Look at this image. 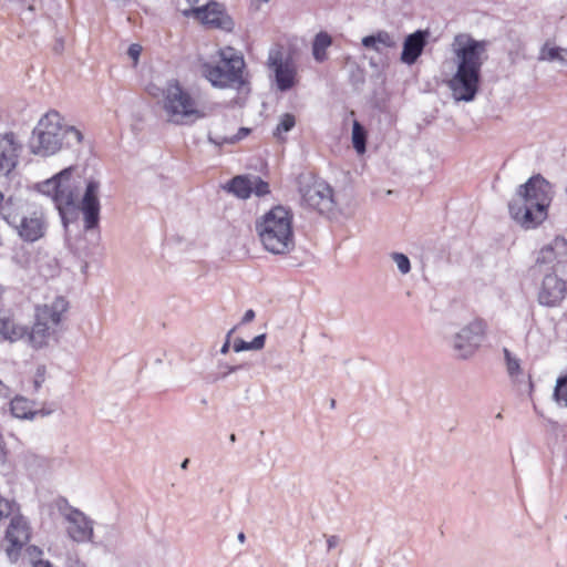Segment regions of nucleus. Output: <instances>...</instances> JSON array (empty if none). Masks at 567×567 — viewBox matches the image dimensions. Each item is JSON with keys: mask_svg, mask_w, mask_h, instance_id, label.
I'll return each mask as SVG.
<instances>
[{"mask_svg": "<svg viewBox=\"0 0 567 567\" xmlns=\"http://www.w3.org/2000/svg\"><path fill=\"white\" fill-rule=\"evenodd\" d=\"M72 175L73 168H65L42 183L40 190L53 199L63 220L80 208L84 215L85 228H95L100 219L99 183L94 181L87 183L84 196L79 204V183Z\"/></svg>", "mask_w": 567, "mask_h": 567, "instance_id": "f257e3e1", "label": "nucleus"}, {"mask_svg": "<svg viewBox=\"0 0 567 567\" xmlns=\"http://www.w3.org/2000/svg\"><path fill=\"white\" fill-rule=\"evenodd\" d=\"M453 52L457 59V69L447 83L449 87L456 100L472 101L480 86L481 69L486 59V41L461 33L454 38Z\"/></svg>", "mask_w": 567, "mask_h": 567, "instance_id": "f03ea898", "label": "nucleus"}, {"mask_svg": "<svg viewBox=\"0 0 567 567\" xmlns=\"http://www.w3.org/2000/svg\"><path fill=\"white\" fill-rule=\"evenodd\" d=\"M550 185L542 175L532 176L517 189L508 204L511 217L525 228L539 225L547 217L550 205Z\"/></svg>", "mask_w": 567, "mask_h": 567, "instance_id": "7ed1b4c3", "label": "nucleus"}, {"mask_svg": "<svg viewBox=\"0 0 567 567\" xmlns=\"http://www.w3.org/2000/svg\"><path fill=\"white\" fill-rule=\"evenodd\" d=\"M216 61L200 64L202 75L215 87L235 89L238 94L250 93V80L241 53L231 47H224L216 52Z\"/></svg>", "mask_w": 567, "mask_h": 567, "instance_id": "20e7f679", "label": "nucleus"}, {"mask_svg": "<svg viewBox=\"0 0 567 567\" xmlns=\"http://www.w3.org/2000/svg\"><path fill=\"white\" fill-rule=\"evenodd\" d=\"M255 228L267 251L284 255L295 248L293 214L289 208L274 206L256 220Z\"/></svg>", "mask_w": 567, "mask_h": 567, "instance_id": "39448f33", "label": "nucleus"}, {"mask_svg": "<svg viewBox=\"0 0 567 567\" xmlns=\"http://www.w3.org/2000/svg\"><path fill=\"white\" fill-rule=\"evenodd\" d=\"M2 219L27 244L45 238L49 230V217L45 209L35 204L22 203L12 196L7 198Z\"/></svg>", "mask_w": 567, "mask_h": 567, "instance_id": "423d86ee", "label": "nucleus"}, {"mask_svg": "<svg viewBox=\"0 0 567 567\" xmlns=\"http://www.w3.org/2000/svg\"><path fill=\"white\" fill-rule=\"evenodd\" d=\"M69 311V301L62 296L38 303L33 311V322L29 328V346L41 349L56 343L63 330Z\"/></svg>", "mask_w": 567, "mask_h": 567, "instance_id": "0eeeda50", "label": "nucleus"}, {"mask_svg": "<svg viewBox=\"0 0 567 567\" xmlns=\"http://www.w3.org/2000/svg\"><path fill=\"white\" fill-rule=\"evenodd\" d=\"M161 103L167 121L176 125L192 124L205 116L202 103L177 80L167 82Z\"/></svg>", "mask_w": 567, "mask_h": 567, "instance_id": "6e6552de", "label": "nucleus"}, {"mask_svg": "<svg viewBox=\"0 0 567 567\" xmlns=\"http://www.w3.org/2000/svg\"><path fill=\"white\" fill-rule=\"evenodd\" d=\"M72 135L75 143L83 140L81 131L63 124L61 115L56 111L45 113L32 132L30 147L34 154L47 156L60 150L62 138Z\"/></svg>", "mask_w": 567, "mask_h": 567, "instance_id": "1a4fd4ad", "label": "nucleus"}, {"mask_svg": "<svg viewBox=\"0 0 567 567\" xmlns=\"http://www.w3.org/2000/svg\"><path fill=\"white\" fill-rule=\"evenodd\" d=\"M31 537V529L27 518L21 512L14 513L9 526L6 530V540L9 543L7 547V555L11 559H17L21 549L28 544Z\"/></svg>", "mask_w": 567, "mask_h": 567, "instance_id": "9d476101", "label": "nucleus"}, {"mask_svg": "<svg viewBox=\"0 0 567 567\" xmlns=\"http://www.w3.org/2000/svg\"><path fill=\"white\" fill-rule=\"evenodd\" d=\"M485 331L486 322L481 318H475L455 336L454 348L462 358H466L477 350Z\"/></svg>", "mask_w": 567, "mask_h": 567, "instance_id": "9b49d317", "label": "nucleus"}, {"mask_svg": "<svg viewBox=\"0 0 567 567\" xmlns=\"http://www.w3.org/2000/svg\"><path fill=\"white\" fill-rule=\"evenodd\" d=\"M303 203L320 213L329 209L332 204V188L323 181L312 179L300 188Z\"/></svg>", "mask_w": 567, "mask_h": 567, "instance_id": "f8f14e48", "label": "nucleus"}, {"mask_svg": "<svg viewBox=\"0 0 567 567\" xmlns=\"http://www.w3.org/2000/svg\"><path fill=\"white\" fill-rule=\"evenodd\" d=\"M20 152L21 144L13 133L0 134V177L14 171Z\"/></svg>", "mask_w": 567, "mask_h": 567, "instance_id": "ddd939ff", "label": "nucleus"}, {"mask_svg": "<svg viewBox=\"0 0 567 567\" xmlns=\"http://www.w3.org/2000/svg\"><path fill=\"white\" fill-rule=\"evenodd\" d=\"M68 523V535L78 543L90 542L93 537V525L82 512L76 508H70L64 515Z\"/></svg>", "mask_w": 567, "mask_h": 567, "instance_id": "4468645a", "label": "nucleus"}, {"mask_svg": "<svg viewBox=\"0 0 567 567\" xmlns=\"http://www.w3.org/2000/svg\"><path fill=\"white\" fill-rule=\"evenodd\" d=\"M567 292L566 282L556 275L545 276L538 292L539 303L546 307H556L565 299Z\"/></svg>", "mask_w": 567, "mask_h": 567, "instance_id": "2eb2a0df", "label": "nucleus"}, {"mask_svg": "<svg viewBox=\"0 0 567 567\" xmlns=\"http://www.w3.org/2000/svg\"><path fill=\"white\" fill-rule=\"evenodd\" d=\"M29 327L19 322L10 310L0 309V338L10 342L25 340L29 343Z\"/></svg>", "mask_w": 567, "mask_h": 567, "instance_id": "dca6fc26", "label": "nucleus"}, {"mask_svg": "<svg viewBox=\"0 0 567 567\" xmlns=\"http://www.w3.org/2000/svg\"><path fill=\"white\" fill-rule=\"evenodd\" d=\"M567 260V240L564 237L557 236L553 241L544 246L536 258V264L539 266H548L555 268L557 265Z\"/></svg>", "mask_w": 567, "mask_h": 567, "instance_id": "f3484780", "label": "nucleus"}, {"mask_svg": "<svg viewBox=\"0 0 567 567\" xmlns=\"http://www.w3.org/2000/svg\"><path fill=\"white\" fill-rule=\"evenodd\" d=\"M184 16H193L202 24L208 28H220L224 25L227 16L223 8L216 3H208L204 7L184 10Z\"/></svg>", "mask_w": 567, "mask_h": 567, "instance_id": "a211bd4d", "label": "nucleus"}, {"mask_svg": "<svg viewBox=\"0 0 567 567\" xmlns=\"http://www.w3.org/2000/svg\"><path fill=\"white\" fill-rule=\"evenodd\" d=\"M271 66L274 68L276 83L280 91H288L298 83L297 69L292 62L274 59Z\"/></svg>", "mask_w": 567, "mask_h": 567, "instance_id": "6ab92c4d", "label": "nucleus"}, {"mask_svg": "<svg viewBox=\"0 0 567 567\" xmlns=\"http://www.w3.org/2000/svg\"><path fill=\"white\" fill-rule=\"evenodd\" d=\"M429 31L419 30L406 37L403 43L401 60L406 64H413L422 54L426 44Z\"/></svg>", "mask_w": 567, "mask_h": 567, "instance_id": "aec40b11", "label": "nucleus"}, {"mask_svg": "<svg viewBox=\"0 0 567 567\" xmlns=\"http://www.w3.org/2000/svg\"><path fill=\"white\" fill-rule=\"evenodd\" d=\"M362 45L380 53L383 49L393 48L395 42L386 31H379L375 34L364 37L362 39Z\"/></svg>", "mask_w": 567, "mask_h": 567, "instance_id": "412c9836", "label": "nucleus"}, {"mask_svg": "<svg viewBox=\"0 0 567 567\" xmlns=\"http://www.w3.org/2000/svg\"><path fill=\"white\" fill-rule=\"evenodd\" d=\"M10 410L18 419H32L37 414L33 402L20 395L12 399Z\"/></svg>", "mask_w": 567, "mask_h": 567, "instance_id": "4be33fe9", "label": "nucleus"}, {"mask_svg": "<svg viewBox=\"0 0 567 567\" xmlns=\"http://www.w3.org/2000/svg\"><path fill=\"white\" fill-rule=\"evenodd\" d=\"M227 189L237 197L247 199L252 194L251 178L245 175L235 176L229 181Z\"/></svg>", "mask_w": 567, "mask_h": 567, "instance_id": "5701e85b", "label": "nucleus"}, {"mask_svg": "<svg viewBox=\"0 0 567 567\" xmlns=\"http://www.w3.org/2000/svg\"><path fill=\"white\" fill-rule=\"evenodd\" d=\"M332 44V38L324 31L319 32L312 43V54L317 62L327 60V50Z\"/></svg>", "mask_w": 567, "mask_h": 567, "instance_id": "b1692460", "label": "nucleus"}, {"mask_svg": "<svg viewBox=\"0 0 567 567\" xmlns=\"http://www.w3.org/2000/svg\"><path fill=\"white\" fill-rule=\"evenodd\" d=\"M352 144L359 155L365 153L367 131L358 121H354L352 125Z\"/></svg>", "mask_w": 567, "mask_h": 567, "instance_id": "393cba45", "label": "nucleus"}, {"mask_svg": "<svg viewBox=\"0 0 567 567\" xmlns=\"http://www.w3.org/2000/svg\"><path fill=\"white\" fill-rule=\"evenodd\" d=\"M539 58L546 61L558 60L561 63H567V49L553 47L549 43H546L540 50Z\"/></svg>", "mask_w": 567, "mask_h": 567, "instance_id": "a878e982", "label": "nucleus"}, {"mask_svg": "<svg viewBox=\"0 0 567 567\" xmlns=\"http://www.w3.org/2000/svg\"><path fill=\"white\" fill-rule=\"evenodd\" d=\"M296 125V117L291 113L281 115L278 125L274 131V136L279 141H285L284 133L291 131Z\"/></svg>", "mask_w": 567, "mask_h": 567, "instance_id": "bb28decb", "label": "nucleus"}, {"mask_svg": "<svg viewBox=\"0 0 567 567\" xmlns=\"http://www.w3.org/2000/svg\"><path fill=\"white\" fill-rule=\"evenodd\" d=\"M19 507L16 501L0 495V522L6 518H11L14 513L19 512Z\"/></svg>", "mask_w": 567, "mask_h": 567, "instance_id": "cd10ccee", "label": "nucleus"}, {"mask_svg": "<svg viewBox=\"0 0 567 567\" xmlns=\"http://www.w3.org/2000/svg\"><path fill=\"white\" fill-rule=\"evenodd\" d=\"M507 372L511 377H517L522 373L519 360L512 357L507 349H504Z\"/></svg>", "mask_w": 567, "mask_h": 567, "instance_id": "c85d7f7f", "label": "nucleus"}, {"mask_svg": "<svg viewBox=\"0 0 567 567\" xmlns=\"http://www.w3.org/2000/svg\"><path fill=\"white\" fill-rule=\"evenodd\" d=\"M252 193L257 196H265L270 193L269 184L262 181L260 177L251 178Z\"/></svg>", "mask_w": 567, "mask_h": 567, "instance_id": "c756f323", "label": "nucleus"}, {"mask_svg": "<svg viewBox=\"0 0 567 567\" xmlns=\"http://www.w3.org/2000/svg\"><path fill=\"white\" fill-rule=\"evenodd\" d=\"M555 398L558 402H563L567 406V375L557 381Z\"/></svg>", "mask_w": 567, "mask_h": 567, "instance_id": "7c9ffc66", "label": "nucleus"}, {"mask_svg": "<svg viewBox=\"0 0 567 567\" xmlns=\"http://www.w3.org/2000/svg\"><path fill=\"white\" fill-rule=\"evenodd\" d=\"M251 130L248 127H240L236 135H233L230 137H224L223 142L227 144H235L245 137H247L250 134Z\"/></svg>", "mask_w": 567, "mask_h": 567, "instance_id": "2f4dec72", "label": "nucleus"}, {"mask_svg": "<svg viewBox=\"0 0 567 567\" xmlns=\"http://www.w3.org/2000/svg\"><path fill=\"white\" fill-rule=\"evenodd\" d=\"M393 259L398 265V268L402 274H406L410 271V260L409 258L403 254H394Z\"/></svg>", "mask_w": 567, "mask_h": 567, "instance_id": "473e14b6", "label": "nucleus"}, {"mask_svg": "<svg viewBox=\"0 0 567 567\" xmlns=\"http://www.w3.org/2000/svg\"><path fill=\"white\" fill-rule=\"evenodd\" d=\"M141 53L142 47L140 44L133 43L130 45L127 50V55L133 60L134 65L137 64Z\"/></svg>", "mask_w": 567, "mask_h": 567, "instance_id": "72a5a7b5", "label": "nucleus"}, {"mask_svg": "<svg viewBox=\"0 0 567 567\" xmlns=\"http://www.w3.org/2000/svg\"><path fill=\"white\" fill-rule=\"evenodd\" d=\"M45 380V369L44 368H39L37 370V373L33 378V390L34 391H38L40 389V386L42 385V383L44 382Z\"/></svg>", "mask_w": 567, "mask_h": 567, "instance_id": "f704fd0d", "label": "nucleus"}, {"mask_svg": "<svg viewBox=\"0 0 567 567\" xmlns=\"http://www.w3.org/2000/svg\"><path fill=\"white\" fill-rule=\"evenodd\" d=\"M265 340H266L265 334H259V336L255 337L254 340L251 342H249L250 349L259 350V349L264 348Z\"/></svg>", "mask_w": 567, "mask_h": 567, "instance_id": "c9c22d12", "label": "nucleus"}, {"mask_svg": "<svg viewBox=\"0 0 567 567\" xmlns=\"http://www.w3.org/2000/svg\"><path fill=\"white\" fill-rule=\"evenodd\" d=\"M234 350L236 352H240V351H244V350H251L250 347H249V342H246L244 340H237L235 343H234Z\"/></svg>", "mask_w": 567, "mask_h": 567, "instance_id": "e433bc0d", "label": "nucleus"}, {"mask_svg": "<svg viewBox=\"0 0 567 567\" xmlns=\"http://www.w3.org/2000/svg\"><path fill=\"white\" fill-rule=\"evenodd\" d=\"M254 318H255V312H254V310L249 309L245 312V315L243 317V322L244 323L250 322L251 320H254Z\"/></svg>", "mask_w": 567, "mask_h": 567, "instance_id": "4c0bfd02", "label": "nucleus"}, {"mask_svg": "<svg viewBox=\"0 0 567 567\" xmlns=\"http://www.w3.org/2000/svg\"><path fill=\"white\" fill-rule=\"evenodd\" d=\"M10 394L9 388L3 384V382L0 380V395L1 396H8Z\"/></svg>", "mask_w": 567, "mask_h": 567, "instance_id": "58836bf2", "label": "nucleus"}, {"mask_svg": "<svg viewBox=\"0 0 567 567\" xmlns=\"http://www.w3.org/2000/svg\"><path fill=\"white\" fill-rule=\"evenodd\" d=\"M32 567H52V565L47 560H38Z\"/></svg>", "mask_w": 567, "mask_h": 567, "instance_id": "ea45409f", "label": "nucleus"}, {"mask_svg": "<svg viewBox=\"0 0 567 567\" xmlns=\"http://www.w3.org/2000/svg\"><path fill=\"white\" fill-rule=\"evenodd\" d=\"M7 205V199L2 192H0V215L2 216L3 207Z\"/></svg>", "mask_w": 567, "mask_h": 567, "instance_id": "a19ab883", "label": "nucleus"}, {"mask_svg": "<svg viewBox=\"0 0 567 567\" xmlns=\"http://www.w3.org/2000/svg\"><path fill=\"white\" fill-rule=\"evenodd\" d=\"M338 542V538L336 536H331L329 539H328V546L329 548L333 547Z\"/></svg>", "mask_w": 567, "mask_h": 567, "instance_id": "79ce46f5", "label": "nucleus"}, {"mask_svg": "<svg viewBox=\"0 0 567 567\" xmlns=\"http://www.w3.org/2000/svg\"><path fill=\"white\" fill-rule=\"evenodd\" d=\"M245 538H246V537H245V534H244V533H239V535H238V539H239V542H240V543H244V542H245Z\"/></svg>", "mask_w": 567, "mask_h": 567, "instance_id": "37998d69", "label": "nucleus"}, {"mask_svg": "<svg viewBox=\"0 0 567 567\" xmlns=\"http://www.w3.org/2000/svg\"><path fill=\"white\" fill-rule=\"evenodd\" d=\"M188 463H189L188 458L184 460V462L182 463V468H184V470L187 468Z\"/></svg>", "mask_w": 567, "mask_h": 567, "instance_id": "c03bdc74", "label": "nucleus"}, {"mask_svg": "<svg viewBox=\"0 0 567 567\" xmlns=\"http://www.w3.org/2000/svg\"><path fill=\"white\" fill-rule=\"evenodd\" d=\"M227 348H228V346H227V344H225V346L223 347V352H226V351H227Z\"/></svg>", "mask_w": 567, "mask_h": 567, "instance_id": "a18cd8bd", "label": "nucleus"}, {"mask_svg": "<svg viewBox=\"0 0 567 567\" xmlns=\"http://www.w3.org/2000/svg\"><path fill=\"white\" fill-rule=\"evenodd\" d=\"M230 440H231L233 442L235 441V435H234V434H231Z\"/></svg>", "mask_w": 567, "mask_h": 567, "instance_id": "49530a36", "label": "nucleus"}, {"mask_svg": "<svg viewBox=\"0 0 567 567\" xmlns=\"http://www.w3.org/2000/svg\"><path fill=\"white\" fill-rule=\"evenodd\" d=\"M189 2L196 3L198 0H188Z\"/></svg>", "mask_w": 567, "mask_h": 567, "instance_id": "de8ad7c7", "label": "nucleus"}]
</instances>
